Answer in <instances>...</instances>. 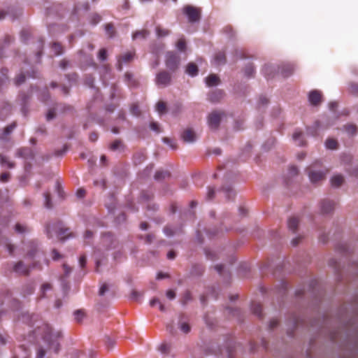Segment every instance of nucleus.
<instances>
[{"label": "nucleus", "mask_w": 358, "mask_h": 358, "mask_svg": "<svg viewBox=\"0 0 358 358\" xmlns=\"http://www.w3.org/2000/svg\"><path fill=\"white\" fill-rule=\"evenodd\" d=\"M0 245L6 250L9 255H13L15 250V245L13 244L7 238H0Z\"/></svg>", "instance_id": "11"}, {"label": "nucleus", "mask_w": 358, "mask_h": 358, "mask_svg": "<svg viewBox=\"0 0 358 358\" xmlns=\"http://www.w3.org/2000/svg\"><path fill=\"white\" fill-rule=\"evenodd\" d=\"M322 94L318 90H313L308 94V100L311 105L318 106L322 102Z\"/></svg>", "instance_id": "10"}, {"label": "nucleus", "mask_w": 358, "mask_h": 358, "mask_svg": "<svg viewBox=\"0 0 358 358\" xmlns=\"http://www.w3.org/2000/svg\"><path fill=\"white\" fill-rule=\"evenodd\" d=\"M4 274L6 275L15 273L17 275H28L30 272L29 266H27L22 261L15 263H8L3 267Z\"/></svg>", "instance_id": "2"}, {"label": "nucleus", "mask_w": 358, "mask_h": 358, "mask_svg": "<svg viewBox=\"0 0 358 358\" xmlns=\"http://www.w3.org/2000/svg\"><path fill=\"white\" fill-rule=\"evenodd\" d=\"M186 73L191 76H195L198 73V67L194 63H189L186 68Z\"/></svg>", "instance_id": "26"}, {"label": "nucleus", "mask_w": 358, "mask_h": 358, "mask_svg": "<svg viewBox=\"0 0 358 358\" xmlns=\"http://www.w3.org/2000/svg\"><path fill=\"white\" fill-rule=\"evenodd\" d=\"M169 173L166 171H157L155 174V180H159L169 177Z\"/></svg>", "instance_id": "35"}, {"label": "nucleus", "mask_w": 358, "mask_h": 358, "mask_svg": "<svg viewBox=\"0 0 358 358\" xmlns=\"http://www.w3.org/2000/svg\"><path fill=\"white\" fill-rule=\"evenodd\" d=\"M52 258L53 260L57 261L62 258V255L56 249H53L52 250Z\"/></svg>", "instance_id": "51"}, {"label": "nucleus", "mask_w": 358, "mask_h": 358, "mask_svg": "<svg viewBox=\"0 0 358 358\" xmlns=\"http://www.w3.org/2000/svg\"><path fill=\"white\" fill-rule=\"evenodd\" d=\"M36 333L41 335L43 341L48 344V348L57 353L59 350L58 340L62 337V334L59 331H53L51 327L48 324H43L38 328Z\"/></svg>", "instance_id": "1"}, {"label": "nucleus", "mask_w": 358, "mask_h": 358, "mask_svg": "<svg viewBox=\"0 0 358 358\" xmlns=\"http://www.w3.org/2000/svg\"><path fill=\"white\" fill-rule=\"evenodd\" d=\"M180 329L185 334L190 331V327L187 323H182L180 326Z\"/></svg>", "instance_id": "57"}, {"label": "nucleus", "mask_w": 358, "mask_h": 358, "mask_svg": "<svg viewBox=\"0 0 358 358\" xmlns=\"http://www.w3.org/2000/svg\"><path fill=\"white\" fill-rule=\"evenodd\" d=\"M150 127L152 130L156 131L157 133L160 132L159 124L157 122H151Z\"/></svg>", "instance_id": "56"}, {"label": "nucleus", "mask_w": 358, "mask_h": 358, "mask_svg": "<svg viewBox=\"0 0 358 358\" xmlns=\"http://www.w3.org/2000/svg\"><path fill=\"white\" fill-rule=\"evenodd\" d=\"M98 58L101 61H104L106 59L107 52H106V50L105 48H102L99 50V54H98Z\"/></svg>", "instance_id": "48"}, {"label": "nucleus", "mask_w": 358, "mask_h": 358, "mask_svg": "<svg viewBox=\"0 0 358 358\" xmlns=\"http://www.w3.org/2000/svg\"><path fill=\"white\" fill-rule=\"evenodd\" d=\"M345 131L350 135H355L357 133V127L356 125L350 124L345 126Z\"/></svg>", "instance_id": "32"}, {"label": "nucleus", "mask_w": 358, "mask_h": 358, "mask_svg": "<svg viewBox=\"0 0 358 358\" xmlns=\"http://www.w3.org/2000/svg\"><path fill=\"white\" fill-rule=\"evenodd\" d=\"M15 231L18 234H25L29 231V228L20 223H17L15 226Z\"/></svg>", "instance_id": "31"}, {"label": "nucleus", "mask_w": 358, "mask_h": 358, "mask_svg": "<svg viewBox=\"0 0 358 358\" xmlns=\"http://www.w3.org/2000/svg\"><path fill=\"white\" fill-rule=\"evenodd\" d=\"M0 164L2 166H7L9 169L15 167V163L8 159L5 155L0 154Z\"/></svg>", "instance_id": "22"}, {"label": "nucleus", "mask_w": 358, "mask_h": 358, "mask_svg": "<svg viewBox=\"0 0 358 358\" xmlns=\"http://www.w3.org/2000/svg\"><path fill=\"white\" fill-rule=\"evenodd\" d=\"M108 289V285L106 284H103L99 289V294L101 296L103 295Z\"/></svg>", "instance_id": "62"}, {"label": "nucleus", "mask_w": 358, "mask_h": 358, "mask_svg": "<svg viewBox=\"0 0 358 358\" xmlns=\"http://www.w3.org/2000/svg\"><path fill=\"white\" fill-rule=\"evenodd\" d=\"M56 115L55 110L54 108L50 109L46 115L47 120L53 119Z\"/></svg>", "instance_id": "53"}, {"label": "nucleus", "mask_w": 358, "mask_h": 358, "mask_svg": "<svg viewBox=\"0 0 358 358\" xmlns=\"http://www.w3.org/2000/svg\"><path fill=\"white\" fill-rule=\"evenodd\" d=\"M101 20V16L99 15V14H93L91 17V22L92 24H93L94 25L96 24L97 23H99Z\"/></svg>", "instance_id": "52"}, {"label": "nucleus", "mask_w": 358, "mask_h": 358, "mask_svg": "<svg viewBox=\"0 0 358 358\" xmlns=\"http://www.w3.org/2000/svg\"><path fill=\"white\" fill-rule=\"evenodd\" d=\"M171 75L166 71H161L155 78V83L157 86L164 87L168 86L171 83Z\"/></svg>", "instance_id": "6"}, {"label": "nucleus", "mask_w": 358, "mask_h": 358, "mask_svg": "<svg viewBox=\"0 0 358 358\" xmlns=\"http://www.w3.org/2000/svg\"><path fill=\"white\" fill-rule=\"evenodd\" d=\"M254 73H255V68H254L253 65L250 64L245 67V74L246 76L251 77L254 75Z\"/></svg>", "instance_id": "41"}, {"label": "nucleus", "mask_w": 358, "mask_h": 358, "mask_svg": "<svg viewBox=\"0 0 358 358\" xmlns=\"http://www.w3.org/2000/svg\"><path fill=\"white\" fill-rule=\"evenodd\" d=\"M10 177V174L8 172L2 173L0 175V182H7Z\"/></svg>", "instance_id": "49"}, {"label": "nucleus", "mask_w": 358, "mask_h": 358, "mask_svg": "<svg viewBox=\"0 0 358 358\" xmlns=\"http://www.w3.org/2000/svg\"><path fill=\"white\" fill-rule=\"evenodd\" d=\"M156 35L158 38H163L169 36L171 34V31L168 29H165L158 25L155 27Z\"/></svg>", "instance_id": "20"}, {"label": "nucleus", "mask_w": 358, "mask_h": 358, "mask_svg": "<svg viewBox=\"0 0 358 358\" xmlns=\"http://www.w3.org/2000/svg\"><path fill=\"white\" fill-rule=\"evenodd\" d=\"M326 147L328 149L334 150L337 148L338 143L334 138H328L325 143Z\"/></svg>", "instance_id": "33"}, {"label": "nucleus", "mask_w": 358, "mask_h": 358, "mask_svg": "<svg viewBox=\"0 0 358 358\" xmlns=\"http://www.w3.org/2000/svg\"><path fill=\"white\" fill-rule=\"evenodd\" d=\"M180 58L177 53L169 51L166 54L165 64L171 71H176L180 65Z\"/></svg>", "instance_id": "4"}, {"label": "nucleus", "mask_w": 358, "mask_h": 358, "mask_svg": "<svg viewBox=\"0 0 358 358\" xmlns=\"http://www.w3.org/2000/svg\"><path fill=\"white\" fill-rule=\"evenodd\" d=\"M182 138L186 143H193L196 140V135L192 129H187L183 131Z\"/></svg>", "instance_id": "13"}, {"label": "nucleus", "mask_w": 358, "mask_h": 358, "mask_svg": "<svg viewBox=\"0 0 358 358\" xmlns=\"http://www.w3.org/2000/svg\"><path fill=\"white\" fill-rule=\"evenodd\" d=\"M334 203L329 200H324L321 203V209L323 213H329L334 208Z\"/></svg>", "instance_id": "15"}, {"label": "nucleus", "mask_w": 358, "mask_h": 358, "mask_svg": "<svg viewBox=\"0 0 358 358\" xmlns=\"http://www.w3.org/2000/svg\"><path fill=\"white\" fill-rule=\"evenodd\" d=\"M251 309H252V313L255 315H256L257 317H259V318L263 317L262 313V306L260 303H256V302H252L251 304Z\"/></svg>", "instance_id": "21"}, {"label": "nucleus", "mask_w": 358, "mask_h": 358, "mask_svg": "<svg viewBox=\"0 0 358 358\" xmlns=\"http://www.w3.org/2000/svg\"><path fill=\"white\" fill-rule=\"evenodd\" d=\"M215 62L217 65L223 64L226 62V56L224 52H219L215 55Z\"/></svg>", "instance_id": "27"}, {"label": "nucleus", "mask_w": 358, "mask_h": 358, "mask_svg": "<svg viewBox=\"0 0 358 358\" xmlns=\"http://www.w3.org/2000/svg\"><path fill=\"white\" fill-rule=\"evenodd\" d=\"M348 91L353 95H358V83H350L349 85Z\"/></svg>", "instance_id": "39"}, {"label": "nucleus", "mask_w": 358, "mask_h": 358, "mask_svg": "<svg viewBox=\"0 0 358 358\" xmlns=\"http://www.w3.org/2000/svg\"><path fill=\"white\" fill-rule=\"evenodd\" d=\"M38 244L35 241H31L28 245V250L27 255L29 257H34L37 252Z\"/></svg>", "instance_id": "17"}, {"label": "nucleus", "mask_w": 358, "mask_h": 358, "mask_svg": "<svg viewBox=\"0 0 358 358\" xmlns=\"http://www.w3.org/2000/svg\"><path fill=\"white\" fill-rule=\"evenodd\" d=\"M51 48L55 55H59L63 52V48L58 43H53Z\"/></svg>", "instance_id": "34"}, {"label": "nucleus", "mask_w": 358, "mask_h": 358, "mask_svg": "<svg viewBox=\"0 0 358 358\" xmlns=\"http://www.w3.org/2000/svg\"><path fill=\"white\" fill-rule=\"evenodd\" d=\"M220 80L215 74H210L206 78V83L208 87H213L219 85Z\"/></svg>", "instance_id": "16"}, {"label": "nucleus", "mask_w": 358, "mask_h": 358, "mask_svg": "<svg viewBox=\"0 0 358 358\" xmlns=\"http://www.w3.org/2000/svg\"><path fill=\"white\" fill-rule=\"evenodd\" d=\"M166 296L169 299H173L176 297V293L173 290L169 289L166 292Z\"/></svg>", "instance_id": "63"}, {"label": "nucleus", "mask_w": 358, "mask_h": 358, "mask_svg": "<svg viewBox=\"0 0 358 358\" xmlns=\"http://www.w3.org/2000/svg\"><path fill=\"white\" fill-rule=\"evenodd\" d=\"M215 196V189L212 187H208V191L207 193V199L208 200H211L214 198Z\"/></svg>", "instance_id": "54"}, {"label": "nucleus", "mask_w": 358, "mask_h": 358, "mask_svg": "<svg viewBox=\"0 0 358 358\" xmlns=\"http://www.w3.org/2000/svg\"><path fill=\"white\" fill-rule=\"evenodd\" d=\"M191 299H192L191 293L189 291H187L183 294L181 301L183 305H185Z\"/></svg>", "instance_id": "47"}, {"label": "nucleus", "mask_w": 358, "mask_h": 358, "mask_svg": "<svg viewBox=\"0 0 358 358\" xmlns=\"http://www.w3.org/2000/svg\"><path fill=\"white\" fill-rule=\"evenodd\" d=\"M293 140L297 143L299 146H303L305 145L304 141L303 140V134L300 131H295L292 136Z\"/></svg>", "instance_id": "23"}, {"label": "nucleus", "mask_w": 358, "mask_h": 358, "mask_svg": "<svg viewBox=\"0 0 358 358\" xmlns=\"http://www.w3.org/2000/svg\"><path fill=\"white\" fill-rule=\"evenodd\" d=\"M183 13L187 15L190 22H196L200 20V8L188 5L183 8Z\"/></svg>", "instance_id": "5"}, {"label": "nucleus", "mask_w": 358, "mask_h": 358, "mask_svg": "<svg viewBox=\"0 0 358 358\" xmlns=\"http://www.w3.org/2000/svg\"><path fill=\"white\" fill-rule=\"evenodd\" d=\"M125 80L128 82V84L131 86L136 85V81L133 80L132 75L129 73H126L124 75Z\"/></svg>", "instance_id": "46"}, {"label": "nucleus", "mask_w": 358, "mask_h": 358, "mask_svg": "<svg viewBox=\"0 0 358 358\" xmlns=\"http://www.w3.org/2000/svg\"><path fill=\"white\" fill-rule=\"evenodd\" d=\"M279 321L277 319H273L270 321L269 327L273 329L278 325Z\"/></svg>", "instance_id": "64"}, {"label": "nucleus", "mask_w": 358, "mask_h": 358, "mask_svg": "<svg viewBox=\"0 0 358 358\" xmlns=\"http://www.w3.org/2000/svg\"><path fill=\"white\" fill-rule=\"evenodd\" d=\"M45 206L47 208H51L52 205L51 203L50 194L49 192L44 193Z\"/></svg>", "instance_id": "44"}, {"label": "nucleus", "mask_w": 358, "mask_h": 358, "mask_svg": "<svg viewBox=\"0 0 358 358\" xmlns=\"http://www.w3.org/2000/svg\"><path fill=\"white\" fill-rule=\"evenodd\" d=\"M75 315H76V320H77V322H80L84 317V313L82 312L81 310H77L75 313Z\"/></svg>", "instance_id": "55"}, {"label": "nucleus", "mask_w": 358, "mask_h": 358, "mask_svg": "<svg viewBox=\"0 0 358 358\" xmlns=\"http://www.w3.org/2000/svg\"><path fill=\"white\" fill-rule=\"evenodd\" d=\"M275 68L271 65H265L262 69V71L267 79H270L274 77Z\"/></svg>", "instance_id": "19"}, {"label": "nucleus", "mask_w": 358, "mask_h": 358, "mask_svg": "<svg viewBox=\"0 0 358 358\" xmlns=\"http://www.w3.org/2000/svg\"><path fill=\"white\" fill-rule=\"evenodd\" d=\"M224 113L221 111H213L208 117V126L211 129H217Z\"/></svg>", "instance_id": "7"}, {"label": "nucleus", "mask_w": 358, "mask_h": 358, "mask_svg": "<svg viewBox=\"0 0 358 358\" xmlns=\"http://www.w3.org/2000/svg\"><path fill=\"white\" fill-rule=\"evenodd\" d=\"M145 158H146L145 155L143 152H138L135 153V155H134L133 159H134V162L136 164H138L142 163L145 159Z\"/></svg>", "instance_id": "29"}, {"label": "nucleus", "mask_w": 358, "mask_h": 358, "mask_svg": "<svg viewBox=\"0 0 358 358\" xmlns=\"http://www.w3.org/2000/svg\"><path fill=\"white\" fill-rule=\"evenodd\" d=\"M52 230L55 231L58 238L62 241L66 238L73 236L72 233H69V228H64L62 222H58L57 224L52 227Z\"/></svg>", "instance_id": "8"}, {"label": "nucleus", "mask_w": 358, "mask_h": 358, "mask_svg": "<svg viewBox=\"0 0 358 358\" xmlns=\"http://www.w3.org/2000/svg\"><path fill=\"white\" fill-rule=\"evenodd\" d=\"M223 191L225 193L226 197L228 199L233 198L235 196V192L231 187H223Z\"/></svg>", "instance_id": "40"}, {"label": "nucleus", "mask_w": 358, "mask_h": 358, "mask_svg": "<svg viewBox=\"0 0 358 358\" xmlns=\"http://www.w3.org/2000/svg\"><path fill=\"white\" fill-rule=\"evenodd\" d=\"M159 350L162 353H164V354L168 353L170 350V345L167 343H162L159 346Z\"/></svg>", "instance_id": "50"}, {"label": "nucleus", "mask_w": 358, "mask_h": 358, "mask_svg": "<svg viewBox=\"0 0 358 358\" xmlns=\"http://www.w3.org/2000/svg\"><path fill=\"white\" fill-rule=\"evenodd\" d=\"M16 126H17V123L15 122H13L10 124L6 127L3 130L4 136L9 135L15 129Z\"/></svg>", "instance_id": "38"}, {"label": "nucleus", "mask_w": 358, "mask_h": 358, "mask_svg": "<svg viewBox=\"0 0 358 358\" xmlns=\"http://www.w3.org/2000/svg\"><path fill=\"white\" fill-rule=\"evenodd\" d=\"M87 262L85 255H82L79 258V264L81 268H84Z\"/></svg>", "instance_id": "59"}, {"label": "nucleus", "mask_w": 358, "mask_h": 358, "mask_svg": "<svg viewBox=\"0 0 358 358\" xmlns=\"http://www.w3.org/2000/svg\"><path fill=\"white\" fill-rule=\"evenodd\" d=\"M320 163L319 162H316L307 169L310 180L312 183L319 182L323 180L325 178L327 171L325 169L317 170V169L320 167Z\"/></svg>", "instance_id": "3"}, {"label": "nucleus", "mask_w": 358, "mask_h": 358, "mask_svg": "<svg viewBox=\"0 0 358 358\" xmlns=\"http://www.w3.org/2000/svg\"><path fill=\"white\" fill-rule=\"evenodd\" d=\"M294 70V66L291 64H283L278 67V72L285 78L291 76L293 73Z\"/></svg>", "instance_id": "12"}, {"label": "nucleus", "mask_w": 358, "mask_h": 358, "mask_svg": "<svg viewBox=\"0 0 358 358\" xmlns=\"http://www.w3.org/2000/svg\"><path fill=\"white\" fill-rule=\"evenodd\" d=\"M135 56L134 51L127 52L124 54L120 55L117 59V69L119 71H122V64H128L131 62Z\"/></svg>", "instance_id": "9"}, {"label": "nucleus", "mask_w": 358, "mask_h": 358, "mask_svg": "<svg viewBox=\"0 0 358 358\" xmlns=\"http://www.w3.org/2000/svg\"><path fill=\"white\" fill-rule=\"evenodd\" d=\"M109 148L113 150V151H115V150H117L119 149H123L124 148V145L122 143V141L120 139H116L115 141H114L110 145V147Z\"/></svg>", "instance_id": "28"}, {"label": "nucleus", "mask_w": 358, "mask_h": 358, "mask_svg": "<svg viewBox=\"0 0 358 358\" xmlns=\"http://www.w3.org/2000/svg\"><path fill=\"white\" fill-rule=\"evenodd\" d=\"M344 182V178L342 175L338 174L334 176L331 179V185L334 187H340Z\"/></svg>", "instance_id": "18"}, {"label": "nucleus", "mask_w": 358, "mask_h": 358, "mask_svg": "<svg viewBox=\"0 0 358 358\" xmlns=\"http://www.w3.org/2000/svg\"><path fill=\"white\" fill-rule=\"evenodd\" d=\"M299 219L296 217H290L288 220L287 225L289 230L292 231L293 232H295L297 229L298 224H299Z\"/></svg>", "instance_id": "24"}, {"label": "nucleus", "mask_w": 358, "mask_h": 358, "mask_svg": "<svg viewBox=\"0 0 358 358\" xmlns=\"http://www.w3.org/2000/svg\"><path fill=\"white\" fill-rule=\"evenodd\" d=\"M164 143L169 144L171 148H173V149L176 148V143L174 142H173L171 139H169L168 138H164Z\"/></svg>", "instance_id": "61"}, {"label": "nucleus", "mask_w": 358, "mask_h": 358, "mask_svg": "<svg viewBox=\"0 0 358 358\" xmlns=\"http://www.w3.org/2000/svg\"><path fill=\"white\" fill-rule=\"evenodd\" d=\"M176 48L181 52H184L186 50V41L184 38H180L178 39L176 43Z\"/></svg>", "instance_id": "37"}, {"label": "nucleus", "mask_w": 358, "mask_h": 358, "mask_svg": "<svg viewBox=\"0 0 358 358\" xmlns=\"http://www.w3.org/2000/svg\"><path fill=\"white\" fill-rule=\"evenodd\" d=\"M106 31L109 37H113L115 34L114 27L112 24H107L105 27Z\"/></svg>", "instance_id": "42"}, {"label": "nucleus", "mask_w": 358, "mask_h": 358, "mask_svg": "<svg viewBox=\"0 0 358 358\" xmlns=\"http://www.w3.org/2000/svg\"><path fill=\"white\" fill-rule=\"evenodd\" d=\"M150 304L151 306L154 307L155 305H158L159 306V309L160 311L162 312H164L166 310V308H165V306L159 301V300L157 298H154L152 299L150 302Z\"/></svg>", "instance_id": "36"}, {"label": "nucleus", "mask_w": 358, "mask_h": 358, "mask_svg": "<svg viewBox=\"0 0 358 358\" xmlns=\"http://www.w3.org/2000/svg\"><path fill=\"white\" fill-rule=\"evenodd\" d=\"M25 81V76L23 73L19 74L15 79V84L16 85H20Z\"/></svg>", "instance_id": "45"}, {"label": "nucleus", "mask_w": 358, "mask_h": 358, "mask_svg": "<svg viewBox=\"0 0 358 358\" xmlns=\"http://www.w3.org/2000/svg\"><path fill=\"white\" fill-rule=\"evenodd\" d=\"M224 93L222 90H216L208 94V99L211 102H218L222 99Z\"/></svg>", "instance_id": "14"}, {"label": "nucleus", "mask_w": 358, "mask_h": 358, "mask_svg": "<svg viewBox=\"0 0 358 358\" xmlns=\"http://www.w3.org/2000/svg\"><path fill=\"white\" fill-rule=\"evenodd\" d=\"M289 173L292 176L297 175L298 174V169H297V167L295 166H290V168L289 169Z\"/></svg>", "instance_id": "58"}, {"label": "nucleus", "mask_w": 358, "mask_h": 358, "mask_svg": "<svg viewBox=\"0 0 358 358\" xmlns=\"http://www.w3.org/2000/svg\"><path fill=\"white\" fill-rule=\"evenodd\" d=\"M150 34V31L147 29H142L139 31H136L134 32L132 35V38L134 40L137 38H147Z\"/></svg>", "instance_id": "25"}, {"label": "nucleus", "mask_w": 358, "mask_h": 358, "mask_svg": "<svg viewBox=\"0 0 358 358\" xmlns=\"http://www.w3.org/2000/svg\"><path fill=\"white\" fill-rule=\"evenodd\" d=\"M156 110L159 114L165 113L167 111L166 103L162 101H159V102H157V103L156 104Z\"/></svg>", "instance_id": "30"}, {"label": "nucleus", "mask_w": 358, "mask_h": 358, "mask_svg": "<svg viewBox=\"0 0 358 358\" xmlns=\"http://www.w3.org/2000/svg\"><path fill=\"white\" fill-rule=\"evenodd\" d=\"M85 190L83 188H80L77 190L76 192V196L78 197V198H83L85 196Z\"/></svg>", "instance_id": "60"}, {"label": "nucleus", "mask_w": 358, "mask_h": 358, "mask_svg": "<svg viewBox=\"0 0 358 358\" xmlns=\"http://www.w3.org/2000/svg\"><path fill=\"white\" fill-rule=\"evenodd\" d=\"M130 111H131V114H133L134 115L139 116L141 115L140 108H139L138 104H136V103H134L131 105V106L130 108Z\"/></svg>", "instance_id": "43"}]
</instances>
